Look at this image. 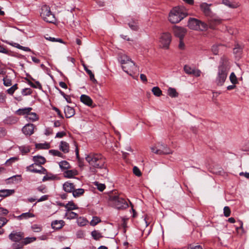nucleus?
<instances>
[{
    "label": "nucleus",
    "mask_w": 249,
    "mask_h": 249,
    "mask_svg": "<svg viewBox=\"0 0 249 249\" xmlns=\"http://www.w3.org/2000/svg\"><path fill=\"white\" fill-rule=\"evenodd\" d=\"M86 161L96 168H104L106 159L100 154L91 153L86 157Z\"/></svg>",
    "instance_id": "nucleus-1"
},
{
    "label": "nucleus",
    "mask_w": 249,
    "mask_h": 249,
    "mask_svg": "<svg viewBox=\"0 0 249 249\" xmlns=\"http://www.w3.org/2000/svg\"><path fill=\"white\" fill-rule=\"evenodd\" d=\"M108 200L111 202L112 205L117 209H125L128 207L126 201L120 197L116 191H114L109 194Z\"/></svg>",
    "instance_id": "nucleus-2"
},
{
    "label": "nucleus",
    "mask_w": 249,
    "mask_h": 249,
    "mask_svg": "<svg viewBox=\"0 0 249 249\" xmlns=\"http://www.w3.org/2000/svg\"><path fill=\"white\" fill-rule=\"evenodd\" d=\"M119 61L122 64V69L127 74L131 75V72L136 70L135 63L127 55L121 56Z\"/></svg>",
    "instance_id": "nucleus-3"
},
{
    "label": "nucleus",
    "mask_w": 249,
    "mask_h": 249,
    "mask_svg": "<svg viewBox=\"0 0 249 249\" xmlns=\"http://www.w3.org/2000/svg\"><path fill=\"white\" fill-rule=\"evenodd\" d=\"M230 68L224 64L220 65L218 68L217 76L215 79V83L218 86H222L225 82Z\"/></svg>",
    "instance_id": "nucleus-4"
},
{
    "label": "nucleus",
    "mask_w": 249,
    "mask_h": 249,
    "mask_svg": "<svg viewBox=\"0 0 249 249\" xmlns=\"http://www.w3.org/2000/svg\"><path fill=\"white\" fill-rule=\"evenodd\" d=\"M187 15L183 9L178 7H175L170 12L169 15V20L172 23H177L181 21Z\"/></svg>",
    "instance_id": "nucleus-5"
},
{
    "label": "nucleus",
    "mask_w": 249,
    "mask_h": 249,
    "mask_svg": "<svg viewBox=\"0 0 249 249\" xmlns=\"http://www.w3.org/2000/svg\"><path fill=\"white\" fill-rule=\"evenodd\" d=\"M189 28L195 30L205 31L208 29L207 23L195 18H190L188 21Z\"/></svg>",
    "instance_id": "nucleus-6"
},
{
    "label": "nucleus",
    "mask_w": 249,
    "mask_h": 249,
    "mask_svg": "<svg viewBox=\"0 0 249 249\" xmlns=\"http://www.w3.org/2000/svg\"><path fill=\"white\" fill-rule=\"evenodd\" d=\"M40 16L47 22L54 23L55 21L54 15L51 12L50 8L46 5L42 7Z\"/></svg>",
    "instance_id": "nucleus-7"
},
{
    "label": "nucleus",
    "mask_w": 249,
    "mask_h": 249,
    "mask_svg": "<svg viewBox=\"0 0 249 249\" xmlns=\"http://www.w3.org/2000/svg\"><path fill=\"white\" fill-rule=\"evenodd\" d=\"M151 149L152 152L159 155H167L172 153L171 150L167 145L162 142H158L156 146L151 147Z\"/></svg>",
    "instance_id": "nucleus-8"
},
{
    "label": "nucleus",
    "mask_w": 249,
    "mask_h": 249,
    "mask_svg": "<svg viewBox=\"0 0 249 249\" xmlns=\"http://www.w3.org/2000/svg\"><path fill=\"white\" fill-rule=\"evenodd\" d=\"M171 41V35L169 33H164L161 36L160 42L162 47L168 49Z\"/></svg>",
    "instance_id": "nucleus-9"
},
{
    "label": "nucleus",
    "mask_w": 249,
    "mask_h": 249,
    "mask_svg": "<svg viewBox=\"0 0 249 249\" xmlns=\"http://www.w3.org/2000/svg\"><path fill=\"white\" fill-rule=\"evenodd\" d=\"M173 32L176 36L178 37L179 39H183L187 30L184 28L175 26L173 28Z\"/></svg>",
    "instance_id": "nucleus-10"
},
{
    "label": "nucleus",
    "mask_w": 249,
    "mask_h": 249,
    "mask_svg": "<svg viewBox=\"0 0 249 249\" xmlns=\"http://www.w3.org/2000/svg\"><path fill=\"white\" fill-rule=\"evenodd\" d=\"M211 5V4H208L205 2L202 3L200 5L201 11L207 17H212L213 16V14L210 8Z\"/></svg>",
    "instance_id": "nucleus-11"
},
{
    "label": "nucleus",
    "mask_w": 249,
    "mask_h": 249,
    "mask_svg": "<svg viewBox=\"0 0 249 249\" xmlns=\"http://www.w3.org/2000/svg\"><path fill=\"white\" fill-rule=\"evenodd\" d=\"M9 238L15 242H19L24 237V233L21 232L13 231L9 235Z\"/></svg>",
    "instance_id": "nucleus-12"
},
{
    "label": "nucleus",
    "mask_w": 249,
    "mask_h": 249,
    "mask_svg": "<svg viewBox=\"0 0 249 249\" xmlns=\"http://www.w3.org/2000/svg\"><path fill=\"white\" fill-rule=\"evenodd\" d=\"M80 101L85 105L90 107H94L95 105H93V102L91 98L85 94L81 95L80 97Z\"/></svg>",
    "instance_id": "nucleus-13"
},
{
    "label": "nucleus",
    "mask_w": 249,
    "mask_h": 249,
    "mask_svg": "<svg viewBox=\"0 0 249 249\" xmlns=\"http://www.w3.org/2000/svg\"><path fill=\"white\" fill-rule=\"evenodd\" d=\"M34 124H28L22 128V131L25 135L30 136L34 133Z\"/></svg>",
    "instance_id": "nucleus-14"
},
{
    "label": "nucleus",
    "mask_w": 249,
    "mask_h": 249,
    "mask_svg": "<svg viewBox=\"0 0 249 249\" xmlns=\"http://www.w3.org/2000/svg\"><path fill=\"white\" fill-rule=\"evenodd\" d=\"M184 71L187 74L193 75L196 77L199 76L201 73V71L199 70H196L188 65L184 66Z\"/></svg>",
    "instance_id": "nucleus-15"
},
{
    "label": "nucleus",
    "mask_w": 249,
    "mask_h": 249,
    "mask_svg": "<svg viewBox=\"0 0 249 249\" xmlns=\"http://www.w3.org/2000/svg\"><path fill=\"white\" fill-rule=\"evenodd\" d=\"M209 20L208 27L209 26L211 29H214L217 25L221 23V19L219 18H213Z\"/></svg>",
    "instance_id": "nucleus-16"
},
{
    "label": "nucleus",
    "mask_w": 249,
    "mask_h": 249,
    "mask_svg": "<svg viewBox=\"0 0 249 249\" xmlns=\"http://www.w3.org/2000/svg\"><path fill=\"white\" fill-rule=\"evenodd\" d=\"M64 190L68 193L73 192L75 186L73 183L69 181L66 182L63 186Z\"/></svg>",
    "instance_id": "nucleus-17"
},
{
    "label": "nucleus",
    "mask_w": 249,
    "mask_h": 249,
    "mask_svg": "<svg viewBox=\"0 0 249 249\" xmlns=\"http://www.w3.org/2000/svg\"><path fill=\"white\" fill-rule=\"evenodd\" d=\"M64 112L65 116L67 118H70L75 114L74 109L69 106H67L65 107Z\"/></svg>",
    "instance_id": "nucleus-18"
},
{
    "label": "nucleus",
    "mask_w": 249,
    "mask_h": 249,
    "mask_svg": "<svg viewBox=\"0 0 249 249\" xmlns=\"http://www.w3.org/2000/svg\"><path fill=\"white\" fill-rule=\"evenodd\" d=\"M18 121V118L15 116H9L3 120V123L5 124L12 125L15 124Z\"/></svg>",
    "instance_id": "nucleus-19"
},
{
    "label": "nucleus",
    "mask_w": 249,
    "mask_h": 249,
    "mask_svg": "<svg viewBox=\"0 0 249 249\" xmlns=\"http://www.w3.org/2000/svg\"><path fill=\"white\" fill-rule=\"evenodd\" d=\"M33 160L35 165H42L46 162V159L41 156H36L33 157Z\"/></svg>",
    "instance_id": "nucleus-20"
},
{
    "label": "nucleus",
    "mask_w": 249,
    "mask_h": 249,
    "mask_svg": "<svg viewBox=\"0 0 249 249\" xmlns=\"http://www.w3.org/2000/svg\"><path fill=\"white\" fill-rule=\"evenodd\" d=\"M78 175V172L76 170H67L64 172V176L66 178H71Z\"/></svg>",
    "instance_id": "nucleus-21"
},
{
    "label": "nucleus",
    "mask_w": 249,
    "mask_h": 249,
    "mask_svg": "<svg viewBox=\"0 0 249 249\" xmlns=\"http://www.w3.org/2000/svg\"><path fill=\"white\" fill-rule=\"evenodd\" d=\"M59 148L64 153H67L69 151V144L66 142L61 141L59 145Z\"/></svg>",
    "instance_id": "nucleus-22"
},
{
    "label": "nucleus",
    "mask_w": 249,
    "mask_h": 249,
    "mask_svg": "<svg viewBox=\"0 0 249 249\" xmlns=\"http://www.w3.org/2000/svg\"><path fill=\"white\" fill-rule=\"evenodd\" d=\"M222 3L231 8H235L239 6L238 3L231 0H223Z\"/></svg>",
    "instance_id": "nucleus-23"
},
{
    "label": "nucleus",
    "mask_w": 249,
    "mask_h": 249,
    "mask_svg": "<svg viewBox=\"0 0 249 249\" xmlns=\"http://www.w3.org/2000/svg\"><path fill=\"white\" fill-rule=\"evenodd\" d=\"M32 110V107H26L24 108H19L16 111V113L18 115H24L28 114Z\"/></svg>",
    "instance_id": "nucleus-24"
},
{
    "label": "nucleus",
    "mask_w": 249,
    "mask_h": 249,
    "mask_svg": "<svg viewBox=\"0 0 249 249\" xmlns=\"http://www.w3.org/2000/svg\"><path fill=\"white\" fill-rule=\"evenodd\" d=\"M15 192L14 190H9V189H3L0 190V197H7L8 196L12 194H13Z\"/></svg>",
    "instance_id": "nucleus-25"
},
{
    "label": "nucleus",
    "mask_w": 249,
    "mask_h": 249,
    "mask_svg": "<svg viewBox=\"0 0 249 249\" xmlns=\"http://www.w3.org/2000/svg\"><path fill=\"white\" fill-rule=\"evenodd\" d=\"M59 166L60 169L63 170H67L71 168L70 163L66 160H63L59 163Z\"/></svg>",
    "instance_id": "nucleus-26"
},
{
    "label": "nucleus",
    "mask_w": 249,
    "mask_h": 249,
    "mask_svg": "<svg viewBox=\"0 0 249 249\" xmlns=\"http://www.w3.org/2000/svg\"><path fill=\"white\" fill-rule=\"evenodd\" d=\"M64 221L62 220L53 221L52 223V228L54 229L58 230L63 226Z\"/></svg>",
    "instance_id": "nucleus-27"
},
{
    "label": "nucleus",
    "mask_w": 249,
    "mask_h": 249,
    "mask_svg": "<svg viewBox=\"0 0 249 249\" xmlns=\"http://www.w3.org/2000/svg\"><path fill=\"white\" fill-rule=\"evenodd\" d=\"M65 207L66 209H67V211L69 212L71 210H76L78 209V207L72 201L69 202L68 203L65 205Z\"/></svg>",
    "instance_id": "nucleus-28"
},
{
    "label": "nucleus",
    "mask_w": 249,
    "mask_h": 249,
    "mask_svg": "<svg viewBox=\"0 0 249 249\" xmlns=\"http://www.w3.org/2000/svg\"><path fill=\"white\" fill-rule=\"evenodd\" d=\"M34 217V214L32 213H30L29 212H27V213H22L21 215L18 216L17 217V218L18 219H28L30 217Z\"/></svg>",
    "instance_id": "nucleus-29"
},
{
    "label": "nucleus",
    "mask_w": 249,
    "mask_h": 249,
    "mask_svg": "<svg viewBox=\"0 0 249 249\" xmlns=\"http://www.w3.org/2000/svg\"><path fill=\"white\" fill-rule=\"evenodd\" d=\"M84 192L85 191L83 189H74L72 192V195L74 197H77L83 195L84 193Z\"/></svg>",
    "instance_id": "nucleus-30"
},
{
    "label": "nucleus",
    "mask_w": 249,
    "mask_h": 249,
    "mask_svg": "<svg viewBox=\"0 0 249 249\" xmlns=\"http://www.w3.org/2000/svg\"><path fill=\"white\" fill-rule=\"evenodd\" d=\"M26 118L27 120H31L32 121H35L38 119L37 115L35 113L29 112L27 116H26Z\"/></svg>",
    "instance_id": "nucleus-31"
},
{
    "label": "nucleus",
    "mask_w": 249,
    "mask_h": 249,
    "mask_svg": "<svg viewBox=\"0 0 249 249\" xmlns=\"http://www.w3.org/2000/svg\"><path fill=\"white\" fill-rule=\"evenodd\" d=\"M168 94L171 97H177L178 95V93L174 88H169L168 89Z\"/></svg>",
    "instance_id": "nucleus-32"
},
{
    "label": "nucleus",
    "mask_w": 249,
    "mask_h": 249,
    "mask_svg": "<svg viewBox=\"0 0 249 249\" xmlns=\"http://www.w3.org/2000/svg\"><path fill=\"white\" fill-rule=\"evenodd\" d=\"M10 44L12 45L13 46L18 48L19 49L23 50L26 52H31V49L29 48L23 47V46H21L19 44L16 43H10Z\"/></svg>",
    "instance_id": "nucleus-33"
},
{
    "label": "nucleus",
    "mask_w": 249,
    "mask_h": 249,
    "mask_svg": "<svg viewBox=\"0 0 249 249\" xmlns=\"http://www.w3.org/2000/svg\"><path fill=\"white\" fill-rule=\"evenodd\" d=\"M129 27L134 31H137L139 29L138 23L135 20H133L132 21L128 23Z\"/></svg>",
    "instance_id": "nucleus-34"
},
{
    "label": "nucleus",
    "mask_w": 249,
    "mask_h": 249,
    "mask_svg": "<svg viewBox=\"0 0 249 249\" xmlns=\"http://www.w3.org/2000/svg\"><path fill=\"white\" fill-rule=\"evenodd\" d=\"M152 91L155 96L158 97L160 96L162 94V91L158 87L153 88Z\"/></svg>",
    "instance_id": "nucleus-35"
},
{
    "label": "nucleus",
    "mask_w": 249,
    "mask_h": 249,
    "mask_svg": "<svg viewBox=\"0 0 249 249\" xmlns=\"http://www.w3.org/2000/svg\"><path fill=\"white\" fill-rule=\"evenodd\" d=\"M36 240V238L35 237H26L24 239L23 241H22L24 245H26L28 244H30L34 241H35Z\"/></svg>",
    "instance_id": "nucleus-36"
},
{
    "label": "nucleus",
    "mask_w": 249,
    "mask_h": 249,
    "mask_svg": "<svg viewBox=\"0 0 249 249\" xmlns=\"http://www.w3.org/2000/svg\"><path fill=\"white\" fill-rule=\"evenodd\" d=\"M91 235L95 240H99L103 236L101 233L97 231H93L91 232Z\"/></svg>",
    "instance_id": "nucleus-37"
},
{
    "label": "nucleus",
    "mask_w": 249,
    "mask_h": 249,
    "mask_svg": "<svg viewBox=\"0 0 249 249\" xmlns=\"http://www.w3.org/2000/svg\"><path fill=\"white\" fill-rule=\"evenodd\" d=\"M23 246L24 244L22 241L15 242L12 245L13 249H21L23 248Z\"/></svg>",
    "instance_id": "nucleus-38"
},
{
    "label": "nucleus",
    "mask_w": 249,
    "mask_h": 249,
    "mask_svg": "<svg viewBox=\"0 0 249 249\" xmlns=\"http://www.w3.org/2000/svg\"><path fill=\"white\" fill-rule=\"evenodd\" d=\"M230 80L232 84L235 85L238 83L237 77L234 72H231L230 76Z\"/></svg>",
    "instance_id": "nucleus-39"
},
{
    "label": "nucleus",
    "mask_w": 249,
    "mask_h": 249,
    "mask_svg": "<svg viewBox=\"0 0 249 249\" xmlns=\"http://www.w3.org/2000/svg\"><path fill=\"white\" fill-rule=\"evenodd\" d=\"M28 84L34 88H38L39 89H42V86L38 81H36L35 84L30 81H28Z\"/></svg>",
    "instance_id": "nucleus-40"
},
{
    "label": "nucleus",
    "mask_w": 249,
    "mask_h": 249,
    "mask_svg": "<svg viewBox=\"0 0 249 249\" xmlns=\"http://www.w3.org/2000/svg\"><path fill=\"white\" fill-rule=\"evenodd\" d=\"M94 185L96 186L98 190L101 192L103 191L106 188V185L104 184L100 183L98 182H95Z\"/></svg>",
    "instance_id": "nucleus-41"
},
{
    "label": "nucleus",
    "mask_w": 249,
    "mask_h": 249,
    "mask_svg": "<svg viewBox=\"0 0 249 249\" xmlns=\"http://www.w3.org/2000/svg\"><path fill=\"white\" fill-rule=\"evenodd\" d=\"M36 148L38 149H49L50 148V144L49 143H37L36 145Z\"/></svg>",
    "instance_id": "nucleus-42"
},
{
    "label": "nucleus",
    "mask_w": 249,
    "mask_h": 249,
    "mask_svg": "<svg viewBox=\"0 0 249 249\" xmlns=\"http://www.w3.org/2000/svg\"><path fill=\"white\" fill-rule=\"evenodd\" d=\"M34 165L35 164L34 163L27 166L26 168L27 170L31 172L40 173V170H36V169L34 168Z\"/></svg>",
    "instance_id": "nucleus-43"
},
{
    "label": "nucleus",
    "mask_w": 249,
    "mask_h": 249,
    "mask_svg": "<svg viewBox=\"0 0 249 249\" xmlns=\"http://www.w3.org/2000/svg\"><path fill=\"white\" fill-rule=\"evenodd\" d=\"M18 84H16L13 86H12L10 88L7 89V92L8 94L10 95H12L15 91L18 89Z\"/></svg>",
    "instance_id": "nucleus-44"
},
{
    "label": "nucleus",
    "mask_w": 249,
    "mask_h": 249,
    "mask_svg": "<svg viewBox=\"0 0 249 249\" xmlns=\"http://www.w3.org/2000/svg\"><path fill=\"white\" fill-rule=\"evenodd\" d=\"M49 153L53 156L63 157V154L57 150H50Z\"/></svg>",
    "instance_id": "nucleus-45"
},
{
    "label": "nucleus",
    "mask_w": 249,
    "mask_h": 249,
    "mask_svg": "<svg viewBox=\"0 0 249 249\" xmlns=\"http://www.w3.org/2000/svg\"><path fill=\"white\" fill-rule=\"evenodd\" d=\"M31 228L34 232H40L42 230V227L37 224L33 225Z\"/></svg>",
    "instance_id": "nucleus-46"
},
{
    "label": "nucleus",
    "mask_w": 249,
    "mask_h": 249,
    "mask_svg": "<svg viewBox=\"0 0 249 249\" xmlns=\"http://www.w3.org/2000/svg\"><path fill=\"white\" fill-rule=\"evenodd\" d=\"M32 92V90L30 88H25L22 90L21 93L23 96L30 95Z\"/></svg>",
    "instance_id": "nucleus-47"
},
{
    "label": "nucleus",
    "mask_w": 249,
    "mask_h": 249,
    "mask_svg": "<svg viewBox=\"0 0 249 249\" xmlns=\"http://www.w3.org/2000/svg\"><path fill=\"white\" fill-rule=\"evenodd\" d=\"M101 221V220L99 219V217L97 216H94L93 217L92 220L90 221V225L91 226H95L97 225L98 223H99Z\"/></svg>",
    "instance_id": "nucleus-48"
},
{
    "label": "nucleus",
    "mask_w": 249,
    "mask_h": 249,
    "mask_svg": "<svg viewBox=\"0 0 249 249\" xmlns=\"http://www.w3.org/2000/svg\"><path fill=\"white\" fill-rule=\"evenodd\" d=\"M45 38L46 39L50 40L52 42H58L62 43H64L62 39H61L60 38H56L52 37H46Z\"/></svg>",
    "instance_id": "nucleus-49"
},
{
    "label": "nucleus",
    "mask_w": 249,
    "mask_h": 249,
    "mask_svg": "<svg viewBox=\"0 0 249 249\" xmlns=\"http://www.w3.org/2000/svg\"><path fill=\"white\" fill-rule=\"evenodd\" d=\"M133 173L138 177H140L142 175V173L140 170L137 166H134L133 169Z\"/></svg>",
    "instance_id": "nucleus-50"
},
{
    "label": "nucleus",
    "mask_w": 249,
    "mask_h": 249,
    "mask_svg": "<svg viewBox=\"0 0 249 249\" xmlns=\"http://www.w3.org/2000/svg\"><path fill=\"white\" fill-rule=\"evenodd\" d=\"M3 81L4 86L8 87L12 85V81L10 79H8L7 77H4L3 79Z\"/></svg>",
    "instance_id": "nucleus-51"
},
{
    "label": "nucleus",
    "mask_w": 249,
    "mask_h": 249,
    "mask_svg": "<svg viewBox=\"0 0 249 249\" xmlns=\"http://www.w3.org/2000/svg\"><path fill=\"white\" fill-rule=\"evenodd\" d=\"M231 210L228 206H225L224 208V214L226 217H229L231 214Z\"/></svg>",
    "instance_id": "nucleus-52"
},
{
    "label": "nucleus",
    "mask_w": 249,
    "mask_h": 249,
    "mask_svg": "<svg viewBox=\"0 0 249 249\" xmlns=\"http://www.w3.org/2000/svg\"><path fill=\"white\" fill-rule=\"evenodd\" d=\"M67 215L68 216V218L71 219L76 218L78 216V214L73 212H70L68 213H67Z\"/></svg>",
    "instance_id": "nucleus-53"
},
{
    "label": "nucleus",
    "mask_w": 249,
    "mask_h": 249,
    "mask_svg": "<svg viewBox=\"0 0 249 249\" xmlns=\"http://www.w3.org/2000/svg\"><path fill=\"white\" fill-rule=\"evenodd\" d=\"M8 222V220L5 217H0V230L1 228L5 225L7 222Z\"/></svg>",
    "instance_id": "nucleus-54"
},
{
    "label": "nucleus",
    "mask_w": 249,
    "mask_h": 249,
    "mask_svg": "<svg viewBox=\"0 0 249 249\" xmlns=\"http://www.w3.org/2000/svg\"><path fill=\"white\" fill-rule=\"evenodd\" d=\"M219 47V45H213L212 46V51L214 54L216 55L218 54Z\"/></svg>",
    "instance_id": "nucleus-55"
},
{
    "label": "nucleus",
    "mask_w": 249,
    "mask_h": 249,
    "mask_svg": "<svg viewBox=\"0 0 249 249\" xmlns=\"http://www.w3.org/2000/svg\"><path fill=\"white\" fill-rule=\"evenodd\" d=\"M59 92L63 96V97L68 103L71 102V98L68 95H67L63 91L61 90H59Z\"/></svg>",
    "instance_id": "nucleus-56"
},
{
    "label": "nucleus",
    "mask_w": 249,
    "mask_h": 249,
    "mask_svg": "<svg viewBox=\"0 0 249 249\" xmlns=\"http://www.w3.org/2000/svg\"><path fill=\"white\" fill-rule=\"evenodd\" d=\"M18 160V158H17V157H13V158H11L9 159L8 160H7L6 161V163L7 165H11L12 164V163H13L14 162H15Z\"/></svg>",
    "instance_id": "nucleus-57"
},
{
    "label": "nucleus",
    "mask_w": 249,
    "mask_h": 249,
    "mask_svg": "<svg viewBox=\"0 0 249 249\" xmlns=\"http://www.w3.org/2000/svg\"><path fill=\"white\" fill-rule=\"evenodd\" d=\"M37 190L38 191H39L42 193H47V189L46 187L43 185L38 187L37 188Z\"/></svg>",
    "instance_id": "nucleus-58"
},
{
    "label": "nucleus",
    "mask_w": 249,
    "mask_h": 249,
    "mask_svg": "<svg viewBox=\"0 0 249 249\" xmlns=\"http://www.w3.org/2000/svg\"><path fill=\"white\" fill-rule=\"evenodd\" d=\"M233 53L236 54L237 56H239L241 52V48L239 47H235L233 49Z\"/></svg>",
    "instance_id": "nucleus-59"
},
{
    "label": "nucleus",
    "mask_w": 249,
    "mask_h": 249,
    "mask_svg": "<svg viewBox=\"0 0 249 249\" xmlns=\"http://www.w3.org/2000/svg\"><path fill=\"white\" fill-rule=\"evenodd\" d=\"M21 152L23 154H27L30 152V150L28 147L22 146L20 147Z\"/></svg>",
    "instance_id": "nucleus-60"
},
{
    "label": "nucleus",
    "mask_w": 249,
    "mask_h": 249,
    "mask_svg": "<svg viewBox=\"0 0 249 249\" xmlns=\"http://www.w3.org/2000/svg\"><path fill=\"white\" fill-rule=\"evenodd\" d=\"M53 109L56 112L57 115H58V116L60 118H62V119L64 118V117H63V115L62 114L60 110L58 108H57L56 107H53Z\"/></svg>",
    "instance_id": "nucleus-61"
},
{
    "label": "nucleus",
    "mask_w": 249,
    "mask_h": 249,
    "mask_svg": "<svg viewBox=\"0 0 249 249\" xmlns=\"http://www.w3.org/2000/svg\"><path fill=\"white\" fill-rule=\"evenodd\" d=\"M76 236L78 238H83L84 236V234L83 231H79L76 233Z\"/></svg>",
    "instance_id": "nucleus-62"
},
{
    "label": "nucleus",
    "mask_w": 249,
    "mask_h": 249,
    "mask_svg": "<svg viewBox=\"0 0 249 249\" xmlns=\"http://www.w3.org/2000/svg\"><path fill=\"white\" fill-rule=\"evenodd\" d=\"M8 213V211L3 208H0V214L6 215Z\"/></svg>",
    "instance_id": "nucleus-63"
},
{
    "label": "nucleus",
    "mask_w": 249,
    "mask_h": 249,
    "mask_svg": "<svg viewBox=\"0 0 249 249\" xmlns=\"http://www.w3.org/2000/svg\"><path fill=\"white\" fill-rule=\"evenodd\" d=\"M188 249H203L202 247L200 245H197L196 246H190L188 248Z\"/></svg>",
    "instance_id": "nucleus-64"
}]
</instances>
